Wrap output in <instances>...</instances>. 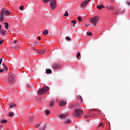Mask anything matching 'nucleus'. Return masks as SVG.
Instances as JSON below:
<instances>
[{"mask_svg": "<svg viewBox=\"0 0 130 130\" xmlns=\"http://www.w3.org/2000/svg\"><path fill=\"white\" fill-rule=\"evenodd\" d=\"M48 91H49V87L48 86H44L38 91V93L39 95H43V94H46Z\"/></svg>", "mask_w": 130, "mask_h": 130, "instance_id": "f257e3e1", "label": "nucleus"}, {"mask_svg": "<svg viewBox=\"0 0 130 130\" xmlns=\"http://www.w3.org/2000/svg\"><path fill=\"white\" fill-rule=\"evenodd\" d=\"M75 113L73 114L74 117H78V118H81V115H82L83 112V110L77 109L75 110Z\"/></svg>", "mask_w": 130, "mask_h": 130, "instance_id": "f03ea898", "label": "nucleus"}, {"mask_svg": "<svg viewBox=\"0 0 130 130\" xmlns=\"http://www.w3.org/2000/svg\"><path fill=\"white\" fill-rule=\"evenodd\" d=\"M100 17L98 16H95L94 18L90 19V22L91 24H93L94 26L97 25V22L99 21Z\"/></svg>", "mask_w": 130, "mask_h": 130, "instance_id": "7ed1b4c3", "label": "nucleus"}, {"mask_svg": "<svg viewBox=\"0 0 130 130\" xmlns=\"http://www.w3.org/2000/svg\"><path fill=\"white\" fill-rule=\"evenodd\" d=\"M50 6L51 9H52V10H54V9H56V2L54 0L51 1Z\"/></svg>", "mask_w": 130, "mask_h": 130, "instance_id": "20e7f679", "label": "nucleus"}, {"mask_svg": "<svg viewBox=\"0 0 130 130\" xmlns=\"http://www.w3.org/2000/svg\"><path fill=\"white\" fill-rule=\"evenodd\" d=\"M8 82L9 84H14L15 83V79L11 75H9L8 77Z\"/></svg>", "mask_w": 130, "mask_h": 130, "instance_id": "39448f33", "label": "nucleus"}, {"mask_svg": "<svg viewBox=\"0 0 130 130\" xmlns=\"http://www.w3.org/2000/svg\"><path fill=\"white\" fill-rule=\"evenodd\" d=\"M45 51V49H44L43 50H37V52H38L39 54H44Z\"/></svg>", "mask_w": 130, "mask_h": 130, "instance_id": "423d86ee", "label": "nucleus"}, {"mask_svg": "<svg viewBox=\"0 0 130 130\" xmlns=\"http://www.w3.org/2000/svg\"><path fill=\"white\" fill-rule=\"evenodd\" d=\"M106 8L108 10H110L111 11H113V10H114V6H111V5H107Z\"/></svg>", "mask_w": 130, "mask_h": 130, "instance_id": "0eeeda50", "label": "nucleus"}, {"mask_svg": "<svg viewBox=\"0 0 130 130\" xmlns=\"http://www.w3.org/2000/svg\"><path fill=\"white\" fill-rule=\"evenodd\" d=\"M88 5V1L87 0H85L83 3H82L81 5V7L82 8H84L86 7Z\"/></svg>", "mask_w": 130, "mask_h": 130, "instance_id": "6e6552de", "label": "nucleus"}, {"mask_svg": "<svg viewBox=\"0 0 130 130\" xmlns=\"http://www.w3.org/2000/svg\"><path fill=\"white\" fill-rule=\"evenodd\" d=\"M52 67L54 70H58L59 69V66L57 64H53Z\"/></svg>", "mask_w": 130, "mask_h": 130, "instance_id": "1a4fd4ad", "label": "nucleus"}, {"mask_svg": "<svg viewBox=\"0 0 130 130\" xmlns=\"http://www.w3.org/2000/svg\"><path fill=\"white\" fill-rule=\"evenodd\" d=\"M0 34L2 36L6 35V30L5 29H0Z\"/></svg>", "mask_w": 130, "mask_h": 130, "instance_id": "9d476101", "label": "nucleus"}, {"mask_svg": "<svg viewBox=\"0 0 130 130\" xmlns=\"http://www.w3.org/2000/svg\"><path fill=\"white\" fill-rule=\"evenodd\" d=\"M76 99L78 100H79V101H80L81 103H83V98H82V96L81 95H77Z\"/></svg>", "mask_w": 130, "mask_h": 130, "instance_id": "9b49d317", "label": "nucleus"}, {"mask_svg": "<svg viewBox=\"0 0 130 130\" xmlns=\"http://www.w3.org/2000/svg\"><path fill=\"white\" fill-rule=\"evenodd\" d=\"M68 116H69V115H68V114H60L59 115V117H60V118H66V117H68Z\"/></svg>", "mask_w": 130, "mask_h": 130, "instance_id": "f8f14e48", "label": "nucleus"}, {"mask_svg": "<svg viewBox=\"0 0 130 130\" xmlns=\"http://www.w3.org/2000/svg\"><path fill=\"white\" fill-rule=\"evenodd\" d=\"M4 14L6 16H10V15H11V12H10L8 10H5Z\"/></svg>", "mask_w": 130, "mask_h": 130, "instance_id": "ddd939ff", "label": "nucleus"}, {"mask_svg": "<svg viewBox=\"0 0 130 130\" xmlns=\"http://www.w3.org/2000/svg\"><path fill=\"white\" fill-rule=\"evenodd\" d=\"M66 104H67V103L64 101H60L59 102V105L60 106H64V105H66Z\"/></svg>", "mask_w": 130, "mask_h": 130, "instance_id": "4468645a", "label": "nucleus"}, {"mask_svg": "<svg viewBox=\"0 0 130 130\" xmlns=\"http://www.w3.org/2000/svg\"><path fill=\"white\" fill-rule=\"evenodd\" d=\"M10 108H12V107H16V106H17V105H16V104L12 103L11 104H10Z\"/></svg>", "mask_w": 130, "mask_h": 130, "instance_id": "2eb2a0df", "label": "nucleus"}, {"mask_svg": "<svg viewBox=\"0 0 130 130\" xmlns=\"http://www.w3.org/2000/svg\"><path fill=\"white\" fill-rule=\"evenodd\" d=\"M71 122H72V121L69 119H67L64 121V123H66V124H68V123H71Z\"/></svg>", "mask_w": 130, "mask_h": 130, "instance_id": "dca6fc26", "label": "nucleus"}, {"mask_svg": "<svg viewBox=\"0 0 130 130\" xmlns=\"http://www.w3.org/2000/svg\"><path fill=\"white\" fill-rule=\"evenodd\" d=\"M122 12H123V10L122 9H120L118 11V12H116L115 14L117 16H118V15H119L120 14H121V13H122Z\"/></svg>", "mask_w": 130, "mask_h": 130, "instance_id": "f3484780", "label": "nucleus"}, {"mask_svg": "<svg viewBox=\"0 0 130 130\" xmlns=\"http://www.w3.org/2000/svg\"><path fill=\"white\" fill-rule=\"evenodd\" d=\"M53 105H54V102L53 101V100H52L50 103V106L51 107H53Z\"/></svg>", "mask_w": 130, "mask_h": 130, "instance_id": "a211bd4d", "label": "nucleus"}, {"mask_svg": "<svg viewBox=\"0 0 130 130\" xmlns=\"http://www.w3.org/2000/svg\"><path fill=\"white\" fill-rule=\"evenodd\" d=\"M0 122L1 123H7V122H8V120L6 119H2L1 120Z\"/></svg>", "mask_w": 130, "mask_h": 130, "instance_id": "6ab92c4d", "label": "nucleus"}, {"mask_svg": "<svg viewBox=\"0 0 130 130\" xmlns=\"http://www.w3.org/2000/svg\"><path fill=\"white\" fill-rule=\"evenodd\" d=\"M43 34L44 35H47L48 34V30L46 29L43 31Z\"/></svg>", "mask_w": 130, "mask_h": 130, "instance_id": "aec40b11", "label": "nucleus"}, {"mask_svg": "<svg viewBox=\"0 0 130 130\" xmlns=\"http://www.w3.org/2000/svg\"><path fill=\"white\" fill-rule=\"evenodd\" d=\"M45 128H46V125H45V124H44L41 126L40 130H45Z\"/></svg>", "mask_w": 130, "mask_h": 130, "instance_id": "412c9836", "label": "nucleus"}, {"mask_svg": "<svg viewBox=\"0 0 130 130\" xmlns=\"http://www.w3.org/2000/svg\"><path fill=\"white\" fill-rule=\"evenodd\" d=\"M4 25H5V27L7 28V29H9V23H8V22H6L4 23Z\"/></svg>", "mask_w": 130, "mask_h": 130, "instance_id": "4be33fe9", "label": "nucleus"}, {"mask_svg": "<svg viewBox=\"0 0 130 130\" xmlns=\"http://www.w3.org/2000/svg\"><path fill=\"white\" fill-rule=\"evenodd\" d=\"M47 74H51L52 73V71L50 69H47L46 70Z\"/></svg>", "mask_w": 130, "mask_h": 130, "instance_id": "5701e85b", "label": "nucleus"}, {"mask_svg": "<svg viewBox=\"0 0 130 130\" xmlns=\"http://www.w3.org/2000/svg\"><path fill=\"white\" fill-rule=\"evenodd\" d=\"M9 116H10V117H13V116H14V112H10L9 113Z\"/></svg>", "mask_w": 130, "mask_h": 130, "instance_id": "b1692460", "label": "nucleus"}, {"mask_svg": "<svg viewBox=\"0 0 130 130\" xmlns=\"http://www.w3.org/2000/svg\"><path fill=\"white\" fill-rule=\"evenodd\" d=\"M45 112L46 115H48L50 113V111H49L48 110H46Z\"/></svg>", "mask_w": 130, "mask_h": 130, "instance_id": "393cba45", "label": "nucleus"}, {"mask_svg": "<svg viewBox=\"0 0 130 130\" xmlns=\"http://www.w3.org/2000/svg\"><path fill=\"white\" fill-rule=\"evenodd\" d=\"M43 3L45 4H48V3H49L50 2V0H43Z\"/></svg>", "mask_w": 130, "mask_h": 130, "instance_id": "a878e982", "label": "nucleus"}, {"mask_svg": "<svg viewBox=\"0 0 130 130\" xmlns=\"http://www.w3.org/2000/svg\"><path fill=\"white\" fill-rule=\"evenodd\" d=\"M77 20H78V21H79V22H82V17L80 16H79L77 18Z\"/></svg>", "mask_w": 130, "mask_h": 130, "instance_id": "bb28decb", "label": "nucleus"}, {"mask_svg": "<svg viewBox=\"0 0 130 130\" xmlns=\"http://www.w3.org/2000/svg\"><path fill=\"white\" fill-rule=\"evenodd\" d=\"M100 126H102V127H103V126H104V124L103 123H101L99 124L98 127H100Z\"/></svg>", "mask_w": 130, "mask_h": 130, "instance_id": "cd10ccee", "label": "nucleus"}, {"mask_svg": "<svg viewBox=\"0 0 130 130\" xmlns=\"http://www.w3.org/2000/svg\"><path fill=\"white\" fill-rule=\"evenodd\" d=\"M19 9H20V10H21V11L22 10H24V6H20V7H19Z\"/></svg>", "mask_w": 130, "mask_h": 130, "instance_id": "c85d7f7f", "label": "nucleus"}, {"mask_svg": "<svg viewBox=\"0 0 130 130\" xmlns=\"http://www.w3.org/2000/svg\"><path fill=\"white\" fill-rule=\"evenodd\" d=\"M87 35H88V36H92L93 34H92V32H87Z\"/></svg>", "mask_w": 130, "mask_h": 130, "instance_id": "c756f323", "label": "nucleus"}, {"mask_svg": "<svg viewBox=\"0 0 130 130\" xmlns=\"http://www.w3.org/2000/svg\"><path fill=\"white\" fill-rule=\"evenodd\" d=\"M64 16H66V17H68L69 16V12H66V13L64 14Z\"/></svg>", "mask_w": 130, "mask_h": 130, "instance_id": "7c9ffc66", "label": "nucleus"}, {"mask_svg": "<svg viewBox=\"0 0 130 130\" xmlns=\"http://www.w3.org/2000/svg\"><path fill=\"white\" fill-rule=\"evenodd\" d=\"M66 40L70 41V40H71V38H70V37H66Z\"/></svg>", "mask_w": 130, "mask_h": 130, "instance_id": "2f4dec72", "label": "nucleus"}, {"mask_svg": "<svg viewBox=\"0 0 130 130\" xmlns=\"http://www.w3.org/2000/svg\"><path fill=\"white\" fill-rule=\"evenodd\" d=\"M80 55H81V53H80V52H78L76 55V57H80Z\"/></svg>", "mask_w": 130, "mask_h": 130, "instance_id": "473e14b6", "label": "nucleus"}, {"mask_svg": "<svg viewBox=\"0 0 130 130\" xmlns=\"http://www.w3.org/2000/svg\"><path fill=\"white\" fill-rule=\"evenodd\" d=\"M97 8L99 9V10H102V7H101V6H97Z\"/></svg>", "mask_w": 130, "mask_h": 130, "instance_id": "72a5a7b5", "label": "nucleus"}, {"mask_svg": "<svg viewBox=\"0 0 130 130\" xmlns=\"http://www.w3.org/2000/svg\"><path fill=\"white\" fill-rule=\"evenodd\" d=\"M72 23H73L74 24H77V21L76 20H72Z\"/></svg>", "mask_w": 130, "mask_h": 130, "instance_id": "f704fd0d", "label": "nucleus"}, {"mask_svg": "<svg viewBox=\"0 0 130 130\" xmlns=\"http://www.w3.org/2000/svg\"><path fill=\"white\" fill-rule=\"evenodd\" d=\"M74 106H74V105H73L70 106L69 108H70V109H73V108H74Z\"/></svg>", "mask_w": 130, "mask_h": 130, "instance_id": "c9c22d12", "label": "nucleus"}, {"mask_svg": "<svg viewBox=\"0 0 130 130\" xmlns=\"http://www.w3.org/2000/svg\"><path fill=\"white\" fill-rule=\"evenodd\" d=\"M4 43V40H1L0 41V45H1V44H3Z\"/></svg>", "mask_w": 130, "mask_h": 130, "instance_id": "e433bc0d", "label": "nucleus"}, {"mask_svg": "<svg viewBox=\"0 0 130 130\" xmlns=\"http://www.w3.org/2000/svg\"><path fill=\"white\" fill-rule=\"evenodd\" d=\"M4 68L5 71H8L9 70V69L8 68V67H7V66H5Z\"/></svg>", "mask_w": 130, "mask_h": 130, "instance_id": "4c0bfd02", "label": "nucleus"}, {"mask_svg": "<svg viewBox=\"0 0 130 130\" xmlns=\"http://www.w3.org/2000/svg\"><path fill=\"white\" fill-rule=\"evenodd\" d=\"M0 73L1 74H3L4 73V69H0Z\"/></svg>", "mask_w": 130, "mask_h": 130, "instance_id": "58836bf2", "label": "nucleus"}, {"mask_svg": "<svg viewBox=\"0 0 130 130\" xmlns=\"http://www.w3.org/2000/svg\"><path fill=\"white\" fill-rule=\"evenodd\" d=\"M40 125V124H37V125H35V127H36V128H37V127H39V126Z\"/></svg>", "mask_w": 130, "mask_h": 130, "instance_id": "ea45409f", "label": "nucleus"}, {"mask_svg": "<svg viewBox=\"0 0 130 130\" xmlns=\"http://www.w3.org/2000/svg\"><path fill=\"white\" fill-rule=\"evenodd\" d=\"M2 61H3V58H1V59H0V66L2 64Z\"/></svg>", "mask_w": 130, "mask_h": 130, "instance_id": "a19ab883", "label": "nucleus"}, {"mask_svg": "<svg viewBox=\"0 0 130 130\" xmlns=\"http://www.w3.org/2000/svg\"><path fill=\"white\" fill-rule=\"evenodd\" d=\"M101 8H103V9H105V6H104V5H101Z\"/></svg>", "mask_w": 130, "mask_h": 130, "instance_id": "79ce46f5", "label": "nucleus"}, {"mask_svg": "<svg viewBox=\"0 0 130 130\" xmlns=\"http://www.w3.org/2000/svg\"><path fill=\"white\" fill-rule=\"evenodd\" d=\"M126 5H127L128 6H129V7H130V3L129 2H127Z\"/></svg>", "mask_w": 130, "mask_h": 130, "instance_id": "37998d69", "label": "nucleus"}, {"mask_svg": "<svg viewBox=\"0 0 130 130\" xmlns=\"http://www.w3.org/2000/svg\"><path fill=\"white\" fill-rule=\"evenodd\" d=\"M38 40H41V37H38Z\"/></svg>", "mask_w": 130, "mask_h": 130, "instance_id": "c03bdc74", "label": "nucleus"}, {"mask_svg": "<svg viewBox=\"0 0 130 130\" xmlns=\"http://www.w3.org/2000/svg\"><path fill=\"white\" fill-rule=\"evenodd\" d=\"M17 40H15V41H14V43H17Z\"/></svg>", "mask_w": 130, "mask_h": 130, "instance_id": "a18cd8bd", "label": "nucleus"}, {"mask_svg": "<svg viewBox=\"0 0 130 130\" xmlns=\"http://www.w3.org/2000/svg\"><path fill=\"white\" fill-rule=\"evenodd\" d=\"M89 26H90V24H88V25H85V27H89Z\"/></svg>", "mask_w": 130, "mask_h": 130, "instance_id": "49530a36", "label": "nucleus"}, {"mask_svg": "<svg viewBox=\"0 0 130 130\" xmlns=\"http://www.w3.org/2000/svg\"><path fill=\"white\" fill-rule=\"evenodd\" d=\"M89 117L88 116H85V118H88Z\"/></svg>", "mask_w": 130, "mask_h": 130, "instance_id": "de8ad7c7", "label": "nucleus"}, {"mask_svg": "<svg viewBox=\"0 0 130 130\" xmlns=\"http://www.w3.org/2000/svg\"><path fill=\"white\" fill-rule=\"evenodd\" d=\"M0 30H2V25H0Z\"/></svg>", "mask_w": 130, "mask_h": 130, "instance_id": "09e8293b", "label": "nucleus"}, {"mask_svg": "<svg viewBox=\"0 0 130 130\" xmlns=\"http://www.w3.org/2000/svg\"><path fill=\"white\" fill-rule=\"evenodd\" d=\"M4 67H6V64H3Z\"/></svg>", "mask_w": 130, "mask_h": 130, "instance_id": "8fccbe9b", "label": "nucleus"}, {"mask_svg": "<svg viewBox=\"0 0 130 130\" xmlns=\"http://www.w3.org/2000/svg\"><path fill=\"white\" fill-rule=\"evenodd\" d=\"M88 3H89V2H90V0H87Z\"/></svg>", "mask_w": 130, "mask_h": 130, "instance_id": "3c124183", "label": "nucleus"}, {"mask_svg": "<svg viewBox=\"0 0 130 130\" xmlns=\"http://www.w3.org/2000/svg\"><path fill=\"white\" fill-rule=\"evenodd\" d=\"M0 69H1V65H0Z\"/></svg>", "mask_w": 130, "mask_h": 130, "instance_id": "603ef678", "label": "nucleus"}]
</instances>
